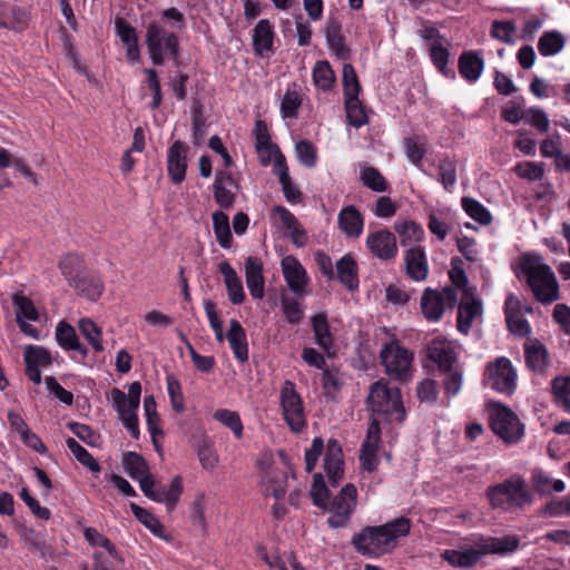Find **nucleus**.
I'll list each match as a JSON object with an SVG mask.
<instances>
[{
  "label": "nucleus",
  "instance_id": "nucleus-37",
  "mask_svg": "<svg viewBox=\"0 0 570 570\" xmlns=\"http://www.w3.org/2000/svg\"><path fill=\"white\" fill-rule=\"evenodd\" d=\"M564 43L566 39L559 31H546L539 38L538 50L544 57L553 56L563 49Z\"/></svg>",
  "mask_w": 570,
  "mask_h": 570
},
{
  "label": "nucleus",
  "instance_id": "nucleus-28",
  "mask_svg": "<svg viewBox=\"0 0 570 570\" xmlns=\"http://www.w3.org/2000/svg\"><path fill=\"white\" fill-rule=\"evenodd\" d=\"M483 554V549L445 550L442 557L453 567L468 569L476 564Z\"/></svg>",
  "mask_w": 570,
  "mask_h": 570
},
{
  "label": "nucleus",
  "instance_id": "nucleus-10",
  "mask_svg": "<svg viewBox=\"0 0 570 570\" xmlns=\"http://www.w3.org/2000/svg\"><path fill=\"white\" fill-rule=\"evenodd\" d=\"M281 404L284 419L292 431H302L306 425L303 402L291 381H286L281 390Z\"/></svg>",
  "mask_w": 570,
  "mask_h": 570
},
{
  "label": "nucleus",
  "instance_id": "nucleus-64",
  "mask_svg": "<svg viewBox=\"0 0 570 570\" xmlns=\"http://www.w3.org/2000/svg\"><path fill=\"white\" fill-rule=\"evenodd\" d=\"M551 385L556 397L570 412V377H556L552 380Z\"/></svg>",
  "mask_w": 570,
  "mask_h": 570
},
{
  "label": "nucleus",
  "instance_id": "nucleus-23",
  "mask_svg": "<svg viewBox=\"0 0 570 570\" xmlns=\"http://www.w3.org/2000/svg\"><path fill=\"white\" fill-rule=\"evenodd\" d=\"M524 356L528 367L534 373L542 374L549 365V353L538 340L525 344Z\"/></svg>",
  "mask_w": 570,
  "mask_h": 570
},
{
  "label": "nucleus",
  "instance_id": "nucleus-42",
  "mask_svg": "<svg viewBox=\"0 0 570 570\" xmlns=\"http://www.w3.org/2000/svg\"><path fill=\"white\" fill-rule=\"evenodd\" d=\"M346 118L351 126L360 128L367 122V116L364 106L358 97L344 98Z\"/></svg>",
  "mask_w": 570,
  "mask_h": 570
},
{
  "label": "nucleus",
  "instance_id": "nucleus-48",
  "mask_svg": "<svg viewBox=\"0 0 570 570\" xmlns=\"http://www.w3.org/2000/svg\"><path fill=\"white\" fill-rule=\"evenodd\" d=\"M112 404L119 414V417H126L131 414H137L139 403L128 399L127 394L121 390L115 387L111 390Z\"/></svg>",
  "mask_w": 570,
  "mask_h": 570
},
{
  "label": "nucleus",
  "instance_id": "nucleus-38",
  "mask_svg": "<svg viewBox=\"0 0 570 570\" xmlns=\"http://www.w3.org/2000/svg\"><path fill=\"white\" fill-rule=\"evenodd\" d=\"M213 227L216 239L223 248H230L233 242V235L230 232L228 216L217 210L213 214Z\"/></svg>",
  "mask_w": 570,
  "mask_h": 570
},
{
  "label": "nucleus",
  "instance_id": "nucleus-2",
  "mask_svg": "<svg viewBox=\"0 0 570 570\" xmlns=\"http://www.w3.org/2000/svg\"><path fill=\"white\" fill-rule=\"evenodd\" d=\"M519 271L525 276V281L538 302L551 304L559 298V285L556 275L549 265L541 263L539 255H522Z\"/></svg>",
  "mask_w": 570,
  "mask_h": 570
},
{
  "label": "nucleus",
  "instance_id": "nucleus-55",
  "mask_svg": "<svg viewBox=\"0 0 570 570\" xmlns=\"http://www.w3.org/2000/svg\"><path fill=\"white\" fill-rule=\"evenodd\" d=\"M361 180L364 186L376 193L385 191L387 188L385 178L374 167H365L361 171Z\"/></svg>",
  "mask_w": 570,
  "mask_h": 570
},
{
  "label": "nucleus",
  "instance_id": "nucleus-6",
  "mask_svg": "<svg viewBox=\"0 0 570 570\" xmlns=\"http://www.w3.org/2000/svg\"><path fill=\"white\" fill-rule=\"evenodd\" d=\"M356 503L357 490L352 483H347L335 497H330L326 505L321 508L330 513L328 527L332 529L346 527L356 509Z\"/></svg>",
  "mask_w": 570,
  "mask_h": 570
},
{
  "label": "nucleus",
  "instance_id": "nucleus-43",
  "mask_svg": "<svg viewBox=\"0 0 570 570\" xmlns=\"http://www.w3.org/2000/svg\"><path fill=\"white\" fill-rule=\"evenodd\" d=\"M12 303L17 307V322L23 321V318L29 321H37L39 318V314L33 302L21 292L12 295Z\"/></svg>",
  "mask_w": 570,
  "mask_h": 570
},
{
  "label": "nucleus",
  "instance_id": "nucleus-8",
  "mask_svg": "<svg viewBox=\"0 0 570 570\" xmlns=\"http://www.w3.org/2000/svg\"><path fill=\"white\" fill-rule=\"evenodd\" d=\"M139 485L148 499L165 503L168 512L175 509L183 493V484L179 476L171 480L168 489L160 482L155 481L151 476L141 478Z\"/></svg>",
  "mask_w": 570,
  "mask_h": 570
},
{
  "label": "nucleus",
  "instance_id": "nucleus-29",
  "mask_svg": "<svg viewBox=\"0 0 570 570\" xmlns=\"http://www.w3.org/2000/svg\"><path fill=\"white\" fill-rule=\"evenodd\" d=\"M335 267L337 278L346 288L354 291L358 287L357 266L350 255L341 257Z\"/></svg>",
  "mask_w": 570,
  "mask_h": 570
},
{
  "label": "nucleus",
  "instance_id": "nucleus-35",
  "mask_svg": "<svg viewBox=\"0 0 570 570\" xmlns=\"http://www.w3.org/2000/svg\"><path fill=\"white\" fill-rule=\"evenodd\" d=\"M341 30V23L335 20H331L325 28V37L328 47L334 50L340 58L345 59L348 56V49L345 46Z\"/></svg>",
  "mask_w": 570,
  "mask_h": 570
},
{
  "label": "nucleus",
  "instance_id": "nucleus-62",
  "mask_svg": "<svg viewBox=\"0 0 570 570\" xmlns=\"http://www.w3.org/2000/svg\"><path fill=\"white\" fill-rule=\"evenodd\" d=\"M403 145H404L405 154H406L407 158L415 166H420L421 160L425 154L423 144L421 142V138L419 136L406 137L403 140Z\"/></svg>",
  "mask_w": 570,
  "mask_h": 570
},
{
  "label": "nucleus",
  "instance_id": "nucleus-11",
  "mask_svg": "<svg viewBox=\"0 0 570 570\" xmlns=\"http://www.w3.org/2000/svg\"><path fill=\"white\" fill-rule=\"evenodd\" d=\"M488 383L492 390L511 395L517 386V373L507 357H499L488 370Z\"/></svg>",
  "mask_w": 570,
  "mask_h": 570
},
{
  "label": "nucleus",
  "instance_id": "nucleus-32",
  "mask_svg": "<svg viewBox=\"0 0 570 570\" xmlns=\"http://www.w3.org/2000/svg\"><path fill=\"white\" fill-rule=\"evenodd\" d=\"M481 311L482 305L479 299L462 301L458 312V330L463 334H468L473 320L481 314Z\"/></svg>",
  "mask_w": 570,
  "mask_h": 570
},
{
  "label": "nucleus",
  "instance_id": "nucleus-13",
  "mask_svg": "<svg viewBox=\"0 0 570 570\" xmlns=\"http://www.w3.org/2000/svg\"><path fill=\"white\" fill-rule=\"evenodd\" d=\"M188 149L181 140L174 141L168 149L167 173L175 185L181 184L186 177Z\"/></svg>",
  "mask_w": 570,
  "mask_h": 570
},
{
  "label": "nucleus",
  "instance_id": "nucleus-14",
  "mask_svg": "<svg viewBox=\"0 0 570 570\" xmlns=\"http://www.w3.org/2000/svg\"><path fill=\"white\" fill-rule=\"evenodd\" d=\"M381 441V430L376 419H373L367 432L366 438L361 446L360 461L365 471L373 472L379 463L376 455L379 443Z\"/></svg>",
  "mask_w": 570,
  "mask_h": 570
},
{
  "label": "nucleus",
  "instance_id": "nucleus-15",
  "mask_svg": "<svg viewBox=\"0 0 570 570\" xmlns=\"http://www.w3.org/2000/svg\"><path fill=\"white\" fill-rule=\"evenodd\" d=\"M29 12L9 1H0V28L20 32L28 27Z\"/></svg>",
  "mask_w": 570,
  "mask_h": 570
},
{
  "label": "nucleus",
  "instance_id": "nucleus-53",
  "mask_svg": "<svg viewBox=\"0 0 570 570\" xmlns=\"http://www.w3.org/2000/svg\"><path fill=\"white\" fill-rule=\"evenodd\" d=\"M79 330L96 352H101L104 350L101 343V330L96 323L89 318H82L79 321Z\"/></svg>",
  "mask_w": 570,
  "mask_h": 570
},
{
  "label": "nucleus",
  "instance_id": "nucleus-63",
  "mask_svg": "<svg viewBox=\"0 0 570 570\" xmlns=\"http://www.w3.org/2000/svg\"><path fill=\"white\" fill-rule=\"evenodd\" d=\"M524 120L540 132H547L549 130L550 122L548 116L544 110L540 108L531 107L525 110Z\"/></svg>",
  "mask_w": 570,
  "mask_h": 570
},
{
  "label": "nucleus",
  "instance_id": "nucleus-21",
  "mask_svg": "<svg viewBox=\"0 0 570 570\" xmlns=\"http://www.w3.org/2000/svg\"><path fill=\"white\" fill-rule=\"evenodd\" d=\"M426 352L428 357L438 364L441 372L453 367L455 354L449 342L435 338L430 343Z\"/></svg>",
  "mask_w": 570,
  "mask_h": 570
},
{
  "label": "nucleus",
  "instance_id": "nucleus-61",
  "mask_svg": "<svg viewBox=\"0 0 570 570\" xmlns=\"http://www.w3.org/2000/svg\"><path fill=\"white\" fill-rule=\"evenodd\" d=\"M281 307L288 323L295 325L302 321L303 311L299 303L295 298L282 296Z\"/></svg>",
  "mask_w": 570,
  "mask_h": 570
},
{
  "label": "nucleus",
  "instance_id": "nucleus-20",
  "mask_svg": "<svg viewBox=\"0 0 570 570\" xmlns=\"http://www.w3.org/2000/svg\"><path fill=\"white\" fill-rule=\"evenodd\" d=\"M226 338L229 343V346L233 351L235 358L239 363H245L248 361V343L246 332L243 328L242 324L233 318L229 322V328L226 333Z\"/></svg>",
  "mask_w": 570,
  "mask_h": 570
},
{
  "label": "nucleus",
  "instance_id": "nucleus-33",
  "mask_svg": "<svg viewBox=\"0 0 570 570\" xmlns=\"http://www.w3.org/2000/svg\"><path fill=\"white\" fill-rule=\"evenodd\" d=\"M312 328L315 343L324 351H328L333 345V336L330 332L327 315L325 313L315 314L312 317Z\"/></svg>",
  "mask_w": 570,
  "mask_h": 570
},
{
  "label": "nucleus",
  "instance_id": "nucleus-34",
  "mask_svg": "<svg viewBox=\"0 0 570 570\" xmlns=\"http://www.w3.org/2000/svg\"><path fill=\"white\" fill-rule=\"evenodd\" d=\"M59 268L69 285L87 272L82 258L72 253L67 254L60 259Z\"/></svg>",
  "mask_w": 570,
  "mask_h": 570
},
{
  "label": "nucleus",
  "instance_id": "nucleus-5",
  "mask_svg": "<svg viewBox=\"0 0 570 570\" xmlns=\"http://www.w3.org/2000/svg\"><path fill=\"white\" fill-rule=\"evenodd\" d=\"M145 40L149 57L155 66L164 63L165 55L177 61L179 43L178 37L174 32L167 31L157 22H150L146 29Z\"/></svg>",
  "mask_w": 570,
  "mask_h": 570
},
{
  "label": "nucleus",
  "instance_id": "nucleus-30",
  "mask_svg": "<svg viewBox=\"0 0 570 570\" xmlns=\"http://www.w3.org/2000/svg\"><path fill=\"white\" fill-rule=\"evenodd\" d=\"M531 483L535 492L540 495H549L564 490L562 480H553L542 469L535 468L531 471Z\"/></svg>",
  "mask_w": 570,
  "mask_h": 570
},
{
  "label": "nucleus",
  "instance_id": "nucleus-40",
  "mask_svg": "<svg viewBox=\"0 0 570 570\" xmlns=\"http://www.w3.org/2000/svg\"><path fill=\"white\" fill-rule=\"evenodd\" d=\"M124 466L126 473L134 480H140L148 474V464L146 460L137 452H128L124 456Z\"/></svg>",
  "mask_w": 570,
  "mask_h": 570
},
{
  "label": "nucleus",
  "instance_id": "nucleus-16",
  "mask_svg": "<svg viewBox=\"0 0 570 570\" xmlns=\"http://www.w3.org/2000/svg\"><path fill=\"white\" fill-rule=\"evenodd\" d=\"M405 273L414 282H423L429 276V264L423 247L411 246L404 255Z\"/></svg>",
  "mask_w": 570,
  "mask_h": 570
},
{
  "label": "nucleus",
  "instance_id": "nucleus-22",
  "mask_svg": "<svg viewBox=\"0 0 570 570\" xmlns=\"http://www.w3.org/2000/svg\"><path fill=\"white\" fill-rule=\"evenodd\" d=\"M69 286L72 287L78 295H81L91 302L97 301L105 288L102 281L97 275L88 272L71 282Z\"/></svg>",
  "mask_w": 570,
  "mask_h": 570
},
{
  "label": "nucleus",
  "instance_id": "nucleus-18",
  "mask_svg": "<svg viewBox=\"0 0 570 570\" xmlns=\"http://www.w3.org/2000/svg\"><path fill=\"white\" fill-rule=\"evenodd\" d=\"M337 224L341 232L347 237L358 238L363 232L364 218L354 205H348L340 210Z\"/></svg>",
  "mask_w": 570,
  "mask_h": 570
},
{
  "label": "nucleus",
  "instance_id": "nucleus-54",
  "mask_svg": "<svg viewBox=\"0 0 570 570\" xmlns=\"http://www.w3.org/2000/svg\"><path fill=\"white\" fill-rule=\"evenodd\" d=\"M191 141L195 146H200L207 134L206 119L204 117L202 107L193 108L191 111Z\"/></svg>",
  "mask_w": 570,
  "mask_h": 570
},
{
  "label": "nucleus",
  "instance_id": "nucleus-1",
  "mask_svg": "<svg viewBox=\"0 0 570 570\" xmlns=\"http://www.w3.org/2000/svg\"><path fill=\"white\" fill-rule=\"evenodd\" d=\"M411 521L405 517L396 518L382 525H367L354 533L351 544L355 551L368 558H380L391 552L399 538L409 534Z\"/></svg>",
  "mask_w": 570,
  "mask_h": 570
},
{
  "label": "nucleus",
  "instance_id": "nucleus-39",
  "mask_svg": "<svg viewBox=\"0 0 570 570\" xmlns=\"http://www.w3.org/2000/svg\"><path fill=\"white\" fill-rule=\"evenodd\" d=\"M287 474L281 470H273L267 474L265 488L266 495H273L276 501L282 500L287 491Z\"/></svg>",
  "mask_w": 570,
  "mask_h": 570
},
{
  "label": "nucleus",
  "instance_id": "nucleus-49",
  "mask_svg": "<svg viewBox=\"0 0 570 570\" xmlns=\"http://www.w3.org/2000/svg\"><path fill=\"white\" fill-rule=\"evenodd\" d=\"M517 31V24L512 20H494L491 26L490 35L492 38L500 40L507 45H513V35Z\"/></svg>",
  "mask_w": 570,
  "mask_h": 570
},
{
  "label": "nucleus",
  "instance_id": "nucleus-36",
  "mask_svg": "<svg viewBox=\"0 0 570 570\" xmlns=\"http://www.w3.org/2000/svg\"><path fill=\"white\" fill-rule=\"evenodd\" d=\"M520 546V539L518 535H504L501 538H491L483 546V552L507 554L514 552Z\"/></svg>",
  "mask_w": 570,
  "mask_h": 570
},
{
  "label": "nucleus",
  "instance_id": "nucleus-19",
  "mask_svg": "<svg viewBox=\"0 0 570 570\" xmlns=\"http://www.w3.org/2000/svg\"><path fill=\"white\" fill-rule=\"evenodd\" d=\"M246 285L250 295L261 299L265 293V281L263 276V264L259 258L249 256L245 262Z\"/></svg>",
  "mask_w": 570,
  "mask_h": 570
},
{
  "label": "nucleus",
  "instance_id": "nucleus-7",
  "mask_svg": "<svg viewBox=\"0 0 570 570\" xmlns=\"http://www.w3.org/2000/svg\"><path fill=\"white\" fill-rule=\"evenodd\" d=\"M386 374L396 381L406 382L411 377L413 354L396 343L385 344L380 353Z\"/></svg>",
  "mask_w": 570,
  "mask_h": 570
},
{
  "label": "nucleus",
  "instance_id": "nucleus-12",
  "mask_svg": "<svg viewBox=\"0 0 570 570\" xmlns=\"http://www.w3.org/2000/svg\"><path fill=\"white\" fill-rule=\"evenodd\" d=\"M366 247L382 261H390L397 254L396 237L389 229L370 233L366 237Z\"/></svg>",
  "mask_w": 570,
  "mask_h": 570
},
{
  "label": "nucleus",
  "instance_id": "nucleus-24",
  "mask_svg": "<svg viewBox=\"0 0 570 570\" xmlns=\"http://www.w3.org/2000/svg\"><path fill=\"white\" fill-rule=\"evenodd\" d=\"M460 75L469 82H476L484 69V60L475 51H463L459 57Z\"/></svg>",
  "mask_w": 570,
  "mask_h": 570
},
{
  "label": "nucleus",
  "instance_id": "nucleus-56",
  "mask_svg": "<svg viewBox=\"0 0 570 570\" xmlns=\"http://www.w3.org/2000/svg\"><path fill=\"white\" fill-rule=\"evenodd\" d=\"M309 495L313 500V504L317 508L326 505V501L330 499V490L327 489L324 478L321 473L314 474L313 484L309 491Z\"/></svg>",
  "mask_w": 570,
  "mask_h": 570
},
{
  "label": "nucleus",
  "instance_id": "nucleus-60",
  "mask_svg": "<svg viewBox=\"0 0 570 570\" xmlns=\"http://www.w3.org/2000/svg\"><path fill=\"white\" fill-rule=\"evenodd\" d=\"M67 426L78 439H80L89 446H97L99 444V434L96 433L89 425L78 422H69Z\"/></svg>",
  "mask_w": 570,
  "mask_h": 570
},
{
  "label": "nucleus",
  "instance_id": "nucleus-52",
  "mask_svg": "<svg viewBox=\"0 0 570 570\" xmlns=\"http://www.w3.org/2000/svg\"><path fill=\"white\" fill-rule=\"evenodd\" d=\"M214 419L230 429L237 439L243 435V424L237 412L227 409L217 410Z\"/></svg>",
  "mask_w": 570,
  "mask_h": 570
},
{
  "label": "nucleus",
  "instance_id": "nucleus-46",
  "mask_svg": "<svg viewBox=\"0 0 570 570\" xmlns=\"http://www.w3.org/2000/svg\"><path fill=\"white\" fill-rule=\"evenodd\" d=\"M67 448L75 455L77 461L81 463L83 466L88 468L91 472H99L100 465L97 460L83 448L81 446L75 439L68 438L66 440Z\"/></svg>",
  "mask_w": 570,
  "mask_h": 570
},
{
  "label": "nucleus",
  "instance_id": "nucleus-3",
  "mask_svg": "<svg viewBox=\"0 0 570 570\" xmlns=\"http://www.w3.org/2000/svg\"><path fill=\"white\" fill-rule=\"evenodd\" d=\"M367 404L373 414L385 422L402 423L405 420L406 413L400 389L389 387L382 380L371 385Z\"/></svg>",
  "mask_w": 570,
  "mask_h": 570
},
{
  "label": "nucleus",
  "instance_id": "nucleus-31",
  "mask_svg": "<svg viewBox=\"0 0 570 570\" xmlns=\"http://www.w3.org/2000/svg\"><path fill=\"white\" fill-rule=\"evenodd\" d=\"M274 40V30L269 20H259L253 30V45L256 53L262 55L271 50Z\"/></svg>",
  "mask_w": 570,
  "mask_h": 570
},
{
  "label": "nucleus",
  "instance_id": "nucleus-58",
  "mask_svg": "<svg viewBox=\"0 0 570 570\" xmlns=\"http://www.w3.org/2000/svg\"><path fill=\"white\" fill-rule=\"evenodd\" d=\"M343 87L344 98L357 97L361 90L357 75L350 63L343 66Z\"/></svg>",
  "mask_w": 570,
  "mask_h": 570
},
{
  "label": "nucleus",
  "instance_id": "nucleus-4",
  "mask_svg": "<svg viewBox=\"0 0 570 570\" xmlns=\"http://www.w3.org/2000/svg\"><path fill=\"white\" fill-rule=\"evenodd\" d=\"M487 498L493 509L504 511L521 509L532 501V497L521 476H512L502 483L489 487Z\"/></svg>",
  "mask_w": 570,
  "mask_h": 570
},
{
  "label": "nucleus",
  "instance_id": "nucleus-41",
  "mask_svg": "<svg viewBox=\"0 0 570 570\" xmlns=\"http://www.w3.org/2000/svg\"><path fill=\"white\" fill-rule=\"evenodd\" d=\"M430 57L436 69L444 76L454 78L455 73L453 70L448 68L450 52L443 46L442 41L432 42L430 46Z\"/></svg>",
  "mask_w": 570,
  "mask_h": 570
},
{
  "label": "nucleus",
  "instance_id": "nucleus-17",
  "mask_svg": "<svg viewBox=\"0 0 570 570\" xmlns=\"http://www.w3.org/2000/svg\"><path fill=\"white\" fill-rule=\"evenodd\" d=\"M282 272L287 286L295 294H301L307 284V274L299 261L293 255H287L281 263Z\"/></svg>",
  "mask_w": 570,
  "mask_h": 570
},
{
  "label": "nucleus",
  "instance_id": "nucleus-9",
  "mask_svg": "<svg viewBox=\"0 0 570 570\" xmlns=\"http://www.w3.org/2000/svg\"><path fill=\"white\" fill-rule=\"evenodd\" d=\"M490 425L505 442H517L523 435V424L512 410L503 405H497L491 412Z\"/></svg>",
  "mask_w": 570,
  "mask_h": 570
},
{
  "label": "nucleus",
  "instance_id": "nucleus-45",
  "mask_svg": "<svg viewBox=\"0 0 570 570\" xmlns=\"http://www.w3.org/2000/svg\"><path fill=\"white\" fill-rule=\"evenodd\" d=\"M394 227L400 235L401 246H409L412 243L419 242L424 234L422 227L412 220L396 223Z\"/></svg>",
  "mask_w": 570,
  "mask_h": 570
},
{
  "label": "nucleus",
  "instance_id": "nucleus-57",
  "mask_svg": "<svg viewBox=\"0 0 570 570\" xmlns=\"http://www.w3.org/2000/svg\"><path fill=\"white\" fill-rule=\"evenodd\" d=\"M130 510L132 514L154 534H160L163 531V524L159 520L151 514L148 510L139 507L136 503H130Z\"/></svg>",
  "mask_w": 570,
  "mask_h": 570
},
{
  "label": "nucleus",
  "instance_id": "nucleus-50",
  "mask_svg": "<svg viewBox=\"0 0 570 570\" xmlns=\"http://www.w3.org/2000/svg\"><path fill=\"white\" fill-rule=\"evenodd\" d=\"M24 363L36 367H46L51 365L52 357L48 350L41 346L29 345L24 350Z\"/></svg>",
  "mask_w": 570,
  "mask_h": 570
},
{
  "label": "nucleus",
  "instance_id": "nucleus-59",
  "mask_svg": "<svg viewBox=\"0 0 570 570\" xmlns=\"http://www.w3.org/2000/svg\"><path fill=\"white\" fill-rule=\"evenodd\" d=\"M439 176L445 190L451 191L456 183V165L455 161L445 158L439 165Z\"/></svg>",
  "mask_w": 570,
  "mask_h": 570
},
{
  "label": "nucleus",
  "instance_id": "nucleus-51",
  "mask_svg": "<svg viewBox=\"0 0 570 570\" xmlns=\"http://www.w3.org/2000/svg\"><path fill=\"white\" fill-rule=\"evenodd\" d=\"M197 456L205 470H214L218 463V454L213 444L207 439H203L197 444Z\"/></svg>",
  "mask_w": 570,
  "mask_h": 570
},
{
  "label": "nucleus",
  "instance_id": "nucleus-47",
  "mask_svg": "<svg viewBox=\"0 0 570 570\" xmlns=\"http://www.w3.org/2000/svg\"><path fill=\"white\" fill-rule=\"evenodd\" d=\"M461 203L463 209L472 219L482 225L491 223L492 215L481 203L471 197H463Z\"/></svg>",
  "mask_w": 570,
  "mask_h": 570
},
{
  "label": "nucleus",
  "instance_id": "nucleus-44",
  "mask_svg": "<svg viewBox=\"0 0 570 570\" xmlns=\"http://www.w3.org/2000/svg\"><path fill=\"white\" fill-rule=\"evenodd\" d=\"M315 86L324 91L330 90L335 81V75L326 60L317 61L313 69Z\"/></svg>",
  "mask_w": 570,
  "mask_h": 570
},
{
  "label": "nucleus",
  "instance_id": "nucleus-27",
  "mask_svg": "<svg viewBox=\"0 0 570 570\" xmlns=\"http://www.w3.org/2000/svg\"><path fill=\"white\" fill-rule=\"evenodd\" d=\"M56 338L58 344L66 351H77L83 356L88 353V350L79 343L75 328L66 321L58 323Z\"/></svg>",
  "mask_w": 570,
  "mask_h": 570
},
{
  "label": "nucleus",
  "instance_id": "nucleus-26",
  "mask_svg": "<svg viewBox=\"0 0 570 570\" xmlns=\"http://www.w3.org/2000/svg\"><path fill=\"white\" fill-rule=\"evenodd\" d=\"M218 269L225 277L227 294L230 302L235 305L242 304L245 299V293L243 283L237 276L235 269L227 262H222Z\"/></svg>",
  "mask_w": 570,
  "mask_h": 570
},
{
  "label": "nucleus",
  "instance_id": "nucleus-25",
  "mask_svg": "<svg viewBox=\"0 0 570 570\" xmlns=\"http://www.w3.org/2000/svg\"><path fill=\"white\" fill-rule=\"evenodd\" d=\"M421 309L426 320L439 321L444 313L443 295L436 289L426 288L421 297Z\"/></svg>",
  "mask_w": 570,
  "mask_h": 570
}]
</instances>
